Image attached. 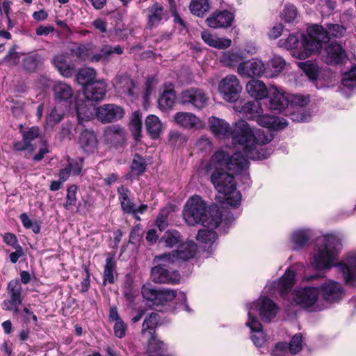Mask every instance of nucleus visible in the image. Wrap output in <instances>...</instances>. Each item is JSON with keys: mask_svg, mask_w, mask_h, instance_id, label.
<instances>
[{"mask_svg": "<svg viewBox=\"0 0 356 356\" xmlns=\"http://www.w3.org/2000/svg\"><path fill=\"white\" fill-rule=\"evenodd\" d=\"M245 325L248 327L252 332L251 339L254 344L257 347L264 345L266 339L264 333L262 325L256 316H252L251 312L248 313V318L245 321Z\"/></svg>", "mask_w": 356, "mask_h": 356, "instance_id": "f3484780", "label": "nucleus"}, {"mask_svg": "<svg viewBox=\"0 0 356 356\" xmlns=\"http://www.w3.org/2000/svg\"><path fill=\"white\" fill-rule=\"evenodd\" d=\"M205 92L199 88H191L181 92L179 102L182 104H191L195 108L202 109L208 102Z\"/></svg>", "mask_w": 356, "mask_h": 356, "instance_id": "4468645a", "label": "nucleus"}, {"mask_svg": "<svg viewBox=\"0 0 356 356\" xmlns=\"http://www.w3.org/2000/svg\"><path fill=\"white\" fill-rule=\"evenodd\" d=\"M309 232L307 229H297L291 236V242L295 245L294 249L305 245L309 238Z\"/></svg>", "mask_w": 356, "mask_h": 356, "instance_id": "c03bdc74", "label": "nucleus"}, {"mask_svg": "<svg viewBox=\"0 0 356 356\" xmlns=\"http://www.w3.org/2000/svg\"><path fill=\"white\" fill-rule=\"evenodd\" d=\"M52 63L62 76L67 78L72 76L73 69L67 63L64 55L55 56L52 59Z\"/></svg>", "mask_w": 356, "mask_h": 356, "instance_id": "c9c22d12", "label": "nucleus"}, {"mask_svg": "<svg viewBox=\"0 0 356 356\" xmlns=\"http://www.w3.org/2000/svg\"><path fill=\"white\" fill-rule=\"evenodd\" d=\"M197 250V245L193 241H187L185 243L181 242L179 245L177 250H173L170 253H165L166 255H170V260L173 263L177 261H188L193 258Z\"/></svg>", "mask_w": 356, "mask_h": 356, "instance_id": "a211bd4d", "label": "nucleus"}, {"mask_svg": "<svg viewBox=\"0 0 356 356\" xmlns=\"http://www.w3.org/2000/svg\"><path fill=\"white\" fill-rule=\"evenodd\" d=\"M147 131L151 138L157 139L161 133L162 124L155 115H149L145 120Z\"/></svg>", "mask_w": 356, "mask_h": 356, "instance_id": "473e14b6", "label": "nucleus"}, {"mask_svg": "<svg viewBox=\"0 0 356 356\" xmlns=\"http://www.w3.org/2000/svg\"><path fill=\"white\" fill-rule=\"evenodd\" d=\"M77 191L78 186L75 184H72L68 186L67 189L66 202L63 205L66 210H70L72 209V207L76 205L77 201Z\"/></svg>", "mask_w": 356, "mask_h": 356, "instance_id": "3c124183", "label": "nucleus"}, {"mask_svg": "<svg viewBox=\"0 0 356 356\" xmlns=\"http://www.w3.org/2000/svg\"><path fill=\"white\" fill-rule=\"evenodd\" d=\"M161 317L158 313L152 312L147 316L142 325V333L148 332L150 335L156 334V329L159 325Z\"/></svg>", "mask_w": 356, "mask_h": 356, "instance_id": "f704fd0d", "label": "nucleus"}, {"mask_svg": "<svg viewBox=\"0 0 356 356\" xmlns=\"http://www.w3.org/2000/svg\"><path fill=\"white\" fill-rule=\"evenodd\" d=\"M175 120L184 128L197 129L202 127V122L193 113H177Z\"/></svg>", "mask_w": 356, "mask_h": 356, "instance_id": "a878e982", "label": "nucleus"}, {"mask_svg": "<svg viewBox=\"0 0 356 356\" xmlns=\"http://www.w3.org/2000/svg\"><path fill=\"white\" fill-rule=\"evenodd\" d=\"M110 49L107 46H102L100 49L96 50L94 45V53L90 54L89 61L91 63L106 62L109 58Z\"/></svg>", "mask_w": 356, "mask_h": 356, "instance_id": "de8ad7c7", "label": "nucleus"}, {"mask_svg": "<svg viewBox=\"0 0 356 356\" xmlns=\"http://www.w3.org/2000/svg\"><path fill=\"white\" fill-rule=\"evenodd\" d=\"M20 54L17 52L15 47L10 48L5 57V61L11 65H17L19 62Z\"/></svg>", "mask_w": 356, "mask_h": 356, "instance_id": "338daca9", "label": "nucleus"}, {"mask_svg": "<svg viewBox=\"0 0 356 356\" xmlns=\"http://www.w3.org/2000/svg\"><path fill=\"white\" fill-rule=\"evenodd\" d=\"M163 8L158 4H154L149 8V24L154 26L159 24L163 15Z\"/></svg>", "mask_w": 356, "mask_h": 356, "instance_id": "8fccbe9b", "label": "nucleus"}, {"mask_svg": "<svg viewBox=\"0 0 356 356\" xmlns=\"http://www.w3.org/2000/svg\"><path fill=\"white\" fill-rule=\"evenodd\" d=\"M148 350L149 352L160 355L166 351V345L157 339L156 334L150 335L148 339Z\"/></svg>", "mask_w": 356, "mask_h": 356, "instance_id": "a18cd8bd", "label": "nucleus"}, {"mask_svg": "<svg viewBox=\"0 0 356 356\" xmlns=\"http://www.w3.org/2000/svg\"><path fill=\"white\" fill-rule=\"evenodd\" d=\"M236 180L224 177V229L229 227L235 220L234 213L227 209H235L241 205L242 195L236 187Z\"/></svg>", "mask_w": 356, "mask_h": 356, "instance_id": "423d86ee", "label": "nucleus"}, {"mask_svg": "<svg viewBox=\"0 0 356 356\" xmlns=\"http://www.w3.org/2000/svg\"><path fill=\"white\" fill-rule=\"evenodd\" d=\"M129 129L132 134L134 140L138 143L142 138V120L139 113H134L129 123Z\"/></svg>", "mask_w": 356, "mask_h": 356, "instance_id": "e433bc0d", "label": "nucleus"}, {"mask_svg": "<svg viewBox=\"0 0 356 356\" xmlns=\"http://www.w3.org/2000/svg\"><path fill=\"white\" fill-rule=\"evenodd\" d=\"M213 229L211 228L200 229L196 236L197 241L206 244L213 243L218 238Z\"/></svg>", "mask_w": 356, "mask_h": 356, "instance_id": "49530a36", "label": "nucleus"}, {"mask_svg": "<svg viewBox=\"0 0 356 356\" xmlns=\"http://www.w3.org/2000/svg\"><path fill=\"white\" fill-rule=\"evenodd\" d=\"M207 25L213 29L221 28L222 26V12L216 11L213 13L207 19Z\"/></svg>", "mask_w": 356, "mask_h": 356, "instance_id": "052dcab7", "label": "nucleus"}, {"mask_svg": "<svg viewBox=\"0 0 356 356\" xmlns=\"http://www.w3.org/2000/svg\"><path fill=\"white\" fill-rule=\"evenodd\" d=\"M321 295L325 300L336 302L345 296V291L341 284L334 280H326L321 285Z\"/></svg>", "mask_w": 356, "mask_h": 356, "instance_id": "2eb2a0df", "label": "nucleus"}, {"mask_svg": "<svg viewBox=\"0 0 356 356\" xmlns=\"http://www.w3.org/2000/svg\"><path fill=\"white\" fill-rule=\"evenodd\" d=\"M342 249L339 236L329 234L318 238L316 248L311 264L318 270L330 269L336 266L346 284L356 286V251L346 253L340 262L336 263Z\"/></svg>", "mask_w": 356, "mask_h": 356, "instance_id": "7ed1b4c3", "label": "nucleus"}, {"mask_svg": "<svg viewBox=\"0 0 356 356\" xmlns=\"http://www.w3.org/2000/svg\"><path fill=\"white\" fill-rule=\"evenodd\" d=\"M52 91L55 100L59 102L67 101L73 95L71 86L61 81H58L54 83Z\"/></svg>", "mask_w": 356, "mask_h": 356, "instance_id": "7c9ffc66", "label": "nucleus"}, {"mask_svg": "<svg viewBox=\"0 0 356 356\" xmlns=\"http://www.w3.org/2000/svg\"><path fill=\"white\" fill-rule=\"evenodd\" d=\"M231 135L233 143L238 145L243 154L236 152L231 155L224 154V177L237 180L240 176H247L245 172L248 165L247 159L262 160L270 155L271 149L264 148L263 145L270 143L273 135L252 127L245 120L236 122Z\"/></svg>", "mask_w": 356, "mask_h": 356, "instance_id": "f257e3e1", "label": "nucleus"}, {"mask_svg": "<svg viewBox=\"0 0 356 356\" xmlns=\"http://www.w3.org/2000/svg\"><path fill=\"white\" fill-rule=\"evenodd\" d=\"M42 62L41 56L38 54H28L22 60L23 67L29 72H35Z\"/></svg>", "mask_w": 356, "mask_h": 356, "instance_id": "79ce46f5", "label": "nucleus"}, {"mask_svg": "<svg viewBox=\"0 0 356 356\" xmlns=\"http://www.w3.org/2000/svg\"><path fill=\"white\" fill-rule=\"evenodd\" d=\"M116 90L122 95L134 97L136 94V88L133 81L127 76L116 78L113 81Z\"/></svg>", "mask_w": 356, "mask_h": 356, "instance_id": "bb28decb", "label": "nucleus"}, {"mask_svg": "<svg viewBox=\"0 0 356 356\" xmlns=\"http://www.w3.org/2000/svg\"><path fill=\"white\" fill-rule=\"evenodd\" d=\"M79 147L86 154H93L97 150L98 140L92 129L82 130L78 137Z\"/></svg>", "mask_w": 356, "mask_h": 356, "instance_id": "6ab92c4d", "label": "nucleus"}, {"mask_svg": "<svg viewBox=\"0 0 356 356\" xmlns=\"http://www.w3.org/2000/svg\"><path fill=\"white\" fill-rule=\"evenodd\" d=\"M127 325L122 320L116 321L113 326L114 334L116 337L122 339L125 336Z\"/></svg>", "mask_w": 356, "mask_h": 356, "instance_id": "774afa93", "label": "nucleus"}, {"mask_svg": "<svg viewBox=\"0 0 356 356\" xmlns=\"http://www.w3.org/2000/svg\"><path fill=\"white\" fill-rule=\"evenodd\" d=\"M19 131L22 134V139L13 143V149L15 152L27 151L29 154L33 153L36 149V145L32 142L39 137V128L38 127H31L27 129H24L23 125L21 124Z\"/></svg>", "mask_w": 356, "mask_h": 356, "instance_id": "9b49d317", "label": "nucleus"}, {"mask_svg": "<svg viewBox=\"0 0 356 356\" xmlns=\"http://www.w3.org/2000/svg\"><path fill=\"white\" fill-rule=\"evenodd\" d=\"M265 71L264 63L258 59L241 63L238 67V73L243 76H261Z\"/></svg>", "mask_w": 356, "mask_h": 356, "instance_id": "4be33fe9", "label": "nucleus"}, {"mask_svg": "<svg viewBox=\"0 0 356 356\" xmlns=\"http://www.w3.org/2000/svg\"><path fill=\"white\" fill-rule=\"evenodd\" d=\"M302 336L301 334H295L291 339L288 347L291 355H296L302 350Z\"/></svg>", "mask_w": 356, "mask_h": 356, "instance_id": "680f3d73", "label": "nucleus"}, {"mask_svg": "<svg viewBox=\"0 0 356 356\" xmlns=\"http://www.w3.org/2000/svg\"><path fill=\"white\" fill-rule=\"evenodd\" d=\"M257 122L262 127L276 131L284 129L288 124L285 119L268 113L258 115Z\"/></svg>", "mask_w": 356, "mask_h": 356, "instance_id": "b1692460", "label": "nucleus"}, {"mask_svg": "<svg viewBox=\"0 0 356 356\" xmlns=\"http://www.w3.org/2000/svg\"><path fill=\"white\" fill-rule=\"evenodd\" d=\"M325 62L328 64L342 63L346 58L345 51L339 43H330L325 49Z\"/></svg>", "mask_w": 356, "mask_h": 356, "instance_id": "393cba45", "label": "nucleus"}, {"mask_svg": "<svg viewBox=\"0 0 356 356\" xmlns=\"http://www.w3.org/2000/svg\"><path fill=\"white\" fill-rule=\"evenodd\" d=\"M248 314L251 312L252 316L257 313L261 320L270 323L276 316L278 307L271 299L261 296L257 300L247 305Z\"/></svg>", "mask_w": 356, "mask_h": 356, "instance_id": "6e6552de", "label": "nucleus"}, {"mask_svg": "<svg viewBox=\"0 0 356 356\" xmlns=\"http://www.w3.org/2000/svg\"><path fill=\"white\" fill-rule=\"evenodd\" d=\"M299 67L305 73L310 80H316L318 75V68L316 64L309 61L298 63Z\"/></svg>", "mask_w": 356, "mask_h": 356, "instance_id": "09e8293b", "label": "nucleus"}, {"mask_svg": "<svg viewBox=\"0 0 356 356\" xmlns=\"http://www.w3.org/2000/svg\"><path fill=\"white\" fill-rule=\"evenodd\" d=\"M170 211L168 208H163L160 210L156 219L155 225L161 232H163L168 226V218Z\"/></svg>", "mask_w": 356, "mask_h": 356, "instance_id": "4d7b16f0", "label": "nucleus"}, {"mask_svg": "<svg viewBox=\"0 0 356 356\" xmlns=\"http://www.w3.org/2000/svg\"><path fill=\"white\" fill-rule=\"evenodd\" d=\"M127 135L124 128L120 125L108 126L104 130L103 141L105 145L118 149L126 145Z\"/></svg>", "mask_w": 356, "mask_h": 356, "instance_id": "f8f14e48", "label": "nucleus"}, {"mask_svg": "<svg viewBox=\"0 0 356 356\" xmlns=\"http://www.w3.org/2000/svg\"><path fill=\"white\" fill-rule=\"evenodd\" d=\"M120 207L124 213L134 212V202L129 199L131 191L124 185H120L117 188Z\"/></svg>", "mask_w": 356, "mask_h": 356, "instance_id": "2f4dec72", "label": "nucleus"}, {"mask_svg": "<svg viewBox=\"0 0 356 356\" xmlns=\"http://www.w3.org/2000/svg\"><path fill=\"white\" fill-rule=\"evenodd\" d=\"M242 88L239 81L234 75H229L224 78V99L236 102Z\"/></svg>", "mask_w": 356, "mask_h": 356, "instance_id": "5701e85b", "label": "nucleus"}, {"mask_svg": "<svg viewBox=\"0 0 356 356\" xmlns=\"http://www.w3.org/2000/svg\"><path fill=\"white\" fill-rule=\"evenodd\" d=\"M21 318V321L23 324L28 326L31 320L33 321L35 325H38V317L37 316L29 309V305L24 307L22 311L20 310V314L18 315Z\"/></svg>", "mask_w": 356, "mask_h": 356, "instance_id": "864d4df0", "label": "nucleus"}, {"mask_svg": "<svg viewBox=\"0 0 356 356\" xmlns=\"http://www.w3.org/2000/svg\"><path fill=\"white\" fill-rule=\"evenodd\" d=\"M67 166L70 168V170L72 172L74 176L79 175L83 167L84 158L83 157H78L76 159H73L70 161V156L67 158Z\"/></svg>", "mask_w": 356, "mask_h": 356, "instance_id": "bf43d9fd", "label": "nucleus"}, {"mask_svg": "<svg viewBox=\"0 0 356 356\" xmlns=\"http://www.w3.org/2000/svg\"><path fill=\"white\" fill-rule=\"evenodd\" d=\"M79 124H83L84 121H90L96 118L102 124L111 123L123 117L124 113H76Z\"/></svg>", "mask_w": 356, "mask_h": 356, "instance_id": "aec40b11", "label": "nucleus"}, {"mask_svg": "<svg viewBox=\"0 0 356 356\" xmlns=\"http://www.w3.org/2000/svg\"><path fill=\"white\" fill-rule=\"evenodd\" d=\"M6 291L8 299L4 300L1 304L3 310L13 312L15 315H19V306L23 302L22 287L19 280H10L7 285Z\"/></svg>", "mask_w": 356, "mask_h": 356, "instance_id": "1a4fd4ad", "label": "nucleus"}, {"mask_svg": "<svg viewBox=\"0 0 356 356\" xmlns=\"http://www.w3.org/2000/svg\"><path fill=\"white\" fill-rule=\"evenodd\" d=\"M309 37V31H307V35H300L299 38L297 35L291 34L286 40H280L279 41V45L288 49H294L293 51V56L297 58L294 54L297 51L305 50L304 46L302 45V40L304 38Z\"/></svg>", "mask_w": 356, "mask_h": 356, "instance_id": "cd10ccee", "label": "nucleus"}, {"mask_svg": "<svg viewBox=\"0 0 356 356\" xmlns=\"http://www.w3.org/2000/svg\"><path fill=\"white\" fill-rule=\"evenodd\" d=\"M168 142L173 147H183L187 142V138L177 131H171L168 134Z\"/></svg>", "mask_w": 356, "mask_h": 356, "instance_id": "5fc2aeb1", "label": "nucleus"}, {"mask_svg": "<svg viewBox=\"0 0 356 356\" xmlns=\"http://www.w3.org/2000/svg\"><path fill=\"white\" fill-rule=\"evenodd\" d=\"M176 99L175 92L172 89L164 90L158 99L160 109H170L175 104Z\"/></svg>", "mask_w": 356, "mask_h": 356, "instance_id": "4c0bfd02", "label": "nucleus"}, {"mask_svg": "<svg viewBox=\"0 0 356 356\" xmlns=\"http://www.w3.org/2000/svg\"><path fill=\"white\" fill-rule=\"evenodd\" d=\"M143 297L153 305H164L177 296V291L169 289H156L151 284H145L141 289Z\"/></svg>", "mask_w": 356, "mask_h": 356, "instance_id": "9d476101", "label": "nucleus"}, {"mask_svg": "<svg viewBox=\"0 0 356 356\" xmlns=\"http://www.w3.org/2000/svg\"><path fill=\"white\" fill-rule=\"evenodd\" d=\"M183 241L181 234L176 229H168L165 231L160 238L159 243L163 246L172 248L174 246H179Z\"/></svg>", "mask_w": 356, "mask_h": 356, "instance_id": "c756f323", "label": "nucleus"}, {"mask_svg": "<svg viewBox=\"0 0 356 356\" xmlns=\"http://www.w3.org/2000/svg\"><path fill=\"white\" fill-rule=\"evenodd\" d=\"M298 11L293 5H287L284 7L282 17L286 22H293L297 17Z\"/></svg>", "mask_w": 356, "mask_h": 356, "instance_id": "0e129e2a", "label": "nucleus"}, {"mask_svg": "<svg viewBox=\"0 0 356 356\" xmlns=\"http://www.w3.org/2000/svg\"><path fill=\"white\" fill-rule=\"evenodd\" d=\"M308 31L309 37L304 38L302 42L305 50L297 51L294 54L300 60L305 59L312 54L318 51L321 48V43L326 42L330 37H342L346 32V28L337 24H327L325 29L321 26L313 25L308 28Z\"/></svg>", "mask_w": 356, "mask_h": 356, "instance_id": "20e7f679", "label": "nucleus"}, {"mask_svg": "<svg viewBox=\"0 0 356 356\" xmlns=\"http://www.w3.org/2000/svg\"><path fill=\"white\" fill-rule=\"evenodd\" d=\"M272 355L274 356H291L288 344L284 342H279L275 345L272 350Z\"/></svg>", "mask_w": 356, "mask_h": 356, "instance_id": "69168bd1", "label": "nucleus"}, {"mask_svg": "<svg viewBox=\"0 0 356 356\" xmlns=\"http://www.w3.org/2000/svg\"><path fill=\"white\" fill-rule=\"evenodd\" d=\"M201 37L204 42L210 47L217 49L222 48V40L220 38L213 35L209 32L204 31L201 34Z\"/></svg>", "mask_w": 356, "mask_h": 356, "instance_id": "6e6d98bb", "label": "nucleus"}, {"mask_svg": "<svg viewBox=\"0 0 356 356\" xmlns=\"http://www.w3.org/2000/svg\"><path fill=\"white\" fill-rule=\"evenodd\" d=\"M295 273L291 270H286L284 275L277 281L271 284L272 294L275 293V291L280 293L282 296L286 294L295 284Z\"/></svg>", "mask_w": 356, "mask_h": 356, "instance_id": "412c9836", "label": "nucleus"}, {"mask_svg": "<svg viewBox=\"0 0 356 356\" xmlns=\"http://www.w3.org/2000/svg\"><path fill=\"white\" fill-rule=\"evenodd\" d=\"M70 51L72 56H76L81 60L89 61L90 54L94 53V44L88 43L86 44H78L74 46Z\"/></svg>", "mask_w": 356, "mask_h": 356, "instance_id": "72a5a7b5", "label": "nucleus"}, {"mask_svg": "<svg viewBox=\"0 0 356 356\" xmlns=\"http://www.w3.org/2000/svg\"><path fill=\"white\" fill-rule=\"evenodd\" d=\"M147 162L138 153H136L131 163L130 169L137 176L142 175L147 170Z\"/></svg>", "mask_w": 356, "mask_h": 356, "instance_id": "a19ab883", "label": "nucleus"}, {"mask_svg": "<svg viewBox=\"0 0 356 356\" xmlns=\"http://www.w3.org/2000/svg\"><path fill=\"white\" fill-rule=\"evenodd\" d=\"M170 259V256L165 253L154 257V262L156 265L151 270V279L154 283L175 285L180 282L181 275L178 270H171L170 266L174 263Z\"/></svg>", "mask_w": 356, "mask_h": 356, "instance_id": "39448f33", "label": "nucleus"}, {"mask_svg": "<svg viewBox=\"0 0 356 356\" xmlns=\"http://www.w3.org/2000/svg\"><path fill=\"white\" fill-rule=\"evenodd\" d=\"M285 65V61L280 56L273 57L268 63V67L265 72L266 76L274 77L277 76Z\"/></svg>", "mask_w": 356, "mask_h": 356, "instance_id": "ea45409f", "label": "nucleus"}, {"mask_svg": "<svg viewBox=\"0 0 356 356\" xmlns=\"http://www.w3.org/2000/svg\"><path fill=\"white\" fill-rule=\"evenodd\" d=\"M245 88L248 93L256 100L263 99L268 96L267 88L261 81L251 80L247 83Z\"/></svg>", "mask_w": 356, "mask_h": 356, "instance_id": "c85d7f7f", "label": "nucleus"}, {"mask_svg": "<svg viewBox=\"0 0 356 356\" xmlns=\"http://www.w3.org/2000/svg\"><path fill=\"white\" fill-rule=\"evenodd\" d=\"M106 92V85L104 81H96L87 86L82 95H79L75 102L76 111L86 108L95 109L93 102L102 99Z\"/></svg>", "mask_w": 356, "mask_h": 356, "instance_id": "0eeeda50", "label": "nucleus"}, {"mask_svg": "<svg viewBox=\"0 0 356 356\" xmlns=\"http://www.w3.org/2000/svg\"><path fill=\"white\" fill-rule=\"evenodd\" d=\"M319 297V290L316 287H306L295 291L293 300L296 305L302 307L316 309L318 308L317 302Z\"/></svg>", "mask_w": 356, "mask_h": 356, "instance_id": "ddd939ff", "label": "nucleus"}, {"mask_svg": "<svg viewBox=\"0 0 356 356\" xmlns=\"http://www.w3.org/2000/svg\"><path fill=\"white\" fill-rule=\"evenodd\" d=\"M342 84L348 88L356 86V65L343 75Z\"/></svg>", "mask_w": 356, "mask_h": 356, "instance_id": "13d9d810", "label": "nucleus"}, {"mask_svg": "<svg viewBox=\"0 0 356 356\" xmlns=\"http://www.w3.org/2000/svg\"><path fill=\"white\" fill-rule=\"evenodd\" d=\"M243 59V55L239 53H224V65L234 66Z\"/></svg>", "mask_w": 356, "mask_h": 356, "instance_id": "e2e57ef3", "label": "nucleus"}, {"mask_svg": "<svg viewBox=\"0 0 356 356\" xmlns=\"http://www.w3.org/2000/svg\"><path fill=\"white\" fill-rule=\"evenodd\" d=\"M96 77V71L91 67L81 69L76 74V81L81 86L86 87L92 83Z\"/></svg>", "mask_w": 356, "mask_h": 356, "instance_id": "58836bf2", "label": "nucleus"}, {"mask_svg": "<svg viewBox=\"0 0 356 356\" xmlns=\"http://www.w3.org/2000/svg\"><path fill=\"white\" fill-rule=\"evenodd\" d=\"M289 108L304 107L309 103V96L289 93Z\"/></svg>", "mask_w": 356, "mask_h": 356, "instance_id": "603ef678", "label": "nucleus"}, {"mask_svg": "<svg viewBox=\"0 0 356 356\" xmlns=\"http://www.w3.org/2000/svg\"><path fill=\"white\" fill-rule=\"evenodd\" d=\"M209 8L207 0H192L189 6L191 13L197 17L204 16Z\"/></svg>", "mask_w": 356, "mask_h": 356, "instance_id": "37998d69", "label": "nucleus"}, {"mask_svg": "<svg viewBox=\"0 0 356 356\" xmlns=\"http://www.w3.org/2000/svg\"><path fill=\"white\" fill-rule=\"evenodd\" d=\"M207 172H212L210 180L218 195L215 196L216 202L209 209L207 203L199 195L190 197L185 204L182 217L190 226L202 225L203 227L216 229L222 222V147L211 156L205 167Z\"/></svg>", "mask_w": 356, "mask_h": 356, "instance_id": "f03ea898", "label": "nucleus"}, {"mask_svg": "<svg viewBox=\"0 0 356 356\" xmlns=\"http://www.w3.org/2000/svg\"><path fill=\"white\" fill-rule=\"evenodd\" d=\"M270 108L283 111L289 108V93L276 86L270 88Z\"/></svg>", "mask_w": 356, "mask_h": 356, "instance_id": "dca6fc26", "label": "nucleus"}]
</instances>
